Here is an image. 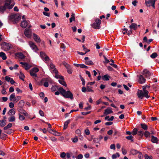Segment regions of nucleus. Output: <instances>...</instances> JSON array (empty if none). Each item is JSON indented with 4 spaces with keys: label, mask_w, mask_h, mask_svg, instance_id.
I'll return each mask as SVG.
<instances>
[{
    "label": "nucleus",
    "mask_w": 159,
    "mask_h": 159,
    "mask_svg": "<svg viewBox=\"0 0 159 159\" xmlns=\"http://www.w3.org/2000/svg\"><path fill=\"white\" fill-rule=\"evenodd\" d=\"M58 90L60 92L61 94L64 98H70L71 99H73V95L70 91H66L62 87L59 88Z\"/></svg>",
    "instance_id": "f257e3e1"
},
{
    "label": "nucleus",
    "mask_w": 159,
    "mask_h": 159,
    "mask_svg": "<svg viewBox=\"0 0 159 159\" xmlns=\"http://www.w3.org/2000/svg\"><path fill=\"white\" fill-rule=\"evenodd\" d=\"M149 92L148 91H143L142 90H138L137 94L139 98L142 99L143 97H145L147 98H149L150 96L148 95Z\"/></svg>",
    "instance_id": "f03ea898"
},
{
    "label": "nucleus",
    "mask_w": 159,
    "mask_h": 159,
    "mask_svg": "<svg viewBox=\"0 0 159 159\" xmlns=\"http://www.w3.org/2000/svg\"><path fill=\"white\" fill-rule=\"evenodd\" d=\"M101 23V21L99 19H97L95 20V21L91 26L92 27L96 29H99L100 28V24Z\"/></svg>",
    "instance_id": "7ed1b4c3"
},
{
    "label": "nucleus",
    "mask_w": 159,
    "mask_h": 159,
    "mask_svg": "<svg viewBox=\"0 0 159 159\" xmlns=\"http://www.w3.org/2000/svg\"><path fill=\"white\" fill-rule=\"evenodd\" d=\"M39 70V69L37 67H34L31 69L30 71V75L34 78L37 77L36 73Z\"/></svg>",
    "instance_id": "20e7f679"
},
{
    "label": "nucleus",
    "mask_w": 159,
    "mask_h": 159,
    "mask_svg": "<svg viewBox=\"0 0 159 159\" xmlns=\"http://www.w3.org/2000/svg\"><path fill=\"white\" fill-rule=\"evenodd\" d=\"M12 48V46L10 44L5 42L2 46V49L5 51H8Z\"/></svg>",
    "instance_id": "39448f33"
},
{
    "label": "nucleus",
    "mask_w": 159,
    "mask_h": 159,
    "mask_svg": "<svg viewBox=\"0 0 159 159\" xmlns=\"http://www.w3.org/2000/svg\"><path fill=\"white\" fill-rule=\"evenodd\" d=\"M156 0H145V3L146 5L148 7L152 6V7L155 8V3Z\"/></svg>",
    "instance_id": "423d86ee"
},
{
    "label": "nucleus",
    "mask_w": 159,
    "mask_h": 159,
    "mask_svg": "<svg viewBox=\"0 0 159 159\" xmlns=\"http://www.w3.org/2000/svg\"><path fill=\"white\" fill-rule=\"evenodd\" d=\"M48 66L50 70L53 73L55 74L58 73V71L55 68V65L51 62H50Z\"/></svg>",
    "instance_id": "0eeeda50"
},
{
    "label": "nucleus",
    "mask_w": 159,
    "mask_h": 159,
    "mask_svg": "<svg viewBox=\"0 0 159 159\" xmlns=\"http://www.w3.org/2000/svg\"><path fill=\"white\" fill-rule=\"evenodd\" d=\"M11 18L13 19L14 23H16L20 19L21 16L19 14H17L12 15Z\"/></svg>",
    "instance_id": "6e6552de"
},
{
    "label": "nucleus",
    "mask_w": 159,
    "mask_h": 159,
    "mask_svg": "<svg viewBox=\"0 0 159 159\" xmlns=\"http://www.w3.org/2000/svg\"><path fill=\"white\" fill-rule=\"evenodd\" d=\"M40 57L42 60L47 63L49 60V58L43 52H41L40 53Z\"/></svg>",
    "instance_id": "1a4fd4ad"
},
{
    "label": "nucleus",
    "mask_w": 159,
    "mask_h": 159,
    "mask_svg": "<svg viewBox=\"0 0 159 159\" xmlns=\"http://www.w3.org/2000/svg\"><path fill=\"white\" fill-rule=\"evenodd\" d=\"M29 44L32 49L35 52H37L39 49L34 43L32 41L29 42Z\"/></svg>",
    "instance_id": "9d476101"
},
{
    "label": "nucleus",
    "mask_w": 159,
    "mask_h": 159,
    "mask_svg": "<svg viewBox=\"0 0 159 159\" xmlns=\"http://www.w3.org/2000/svg\"><path fill=\"white\" fill-rule=\"evenodd\" d=\"M12 0H5V5L6 6L7 8L8 9H11L14 5H11L10 4L11 3Z\"/></svg>",
    "instance_id": "9b49d317"
},
{
    "label": "nucleus",
    "mask_w": 159,
    "mask_h": 159,
    "mask_svg": "<svg viewBox=\"0 0 159 159\" xmlns=\"http://www.w3.org/2000/svg\"><path fill=\"white\" fill-rule=\"evenodd\" d=\"M20 63L22 65V67L24 68L26 70L30 69L31 67L26 62H23L21 61L20 62Z\"/></svg>",
    "instance_id": "f8f14e48"
},
{
    "label": "nucleus",
    "mask_w": 159,
    "mask_h": 159,
    "mask_svg": "<svg viewBox=\"0 0 159 159\" xmlns=\"http://www.w3.org/2000/svg\"><path fill=\"white\" fill-rule=\"evenodd\" d=\"M24 34L27 37L30 38L31 34L30 30L28 29H26L24 32Z\"/></svg>",
    "instance_id": "ddd939ff"
},
{
    "label": "nucleus",
    "mask_w": 159,
    "mask_h": 159,
    "mask_svg": "<svg viewBox=\"0 0 159 159\" xmlns=\"http://www.w3.org/2000/svg\"><path fill=\"white\" fill-rule=\"evenodd\" d=\"M5 80L9 82L12 84H13L15 83V82L13 79L9 76H6L5 77Z\"/></svg>",
    "instance_id": "4468645a"
},
{
    "label": "nucleus",
    "mask_w": 159,
    "mask_h": 159,
    "mask_svg": "<svg viewBox=\"0 0 159 159\" xmlns=\"http://www.w3.org/2000/svg\"><path fill=\"white\" fill-rule=\"evenodd\" d=\"M18 111L19 112V113H20V114H23L25 116H28V114L22 108V107H20L18 108Z\"/></svg>",
    "instance_id": "2eb2a0df"
},
{
    "label": "nucleus",
    "mask_w": 159,
    "mask_h": 159,
    "mask_svg": "<svg viewBox=\"0 0 159 159\" xmlns=\"http://www.w3.org/2000/svg\"><path fill=\"white\" fill-rule=\"evenodd\" d=\"M143 75H144L146 78H148L151 75V73L147 69L143 70Z\"/></svg>",
    "instance_id": "dca6fc26"
},
{
    "label": "nucleus",
    "mask_w": 159,
    "mask_h": 159,
    "mask_svg": "<svg viewBox=\"0 0 159 159\" xmlns=\"http://www.w3.org/2000/svg\"><path fill=\"white\" fill-rule=\"evenodd\" d=\"M33 38L35 42L37 43H40L41 42V39L40 37L36 34H33Z\"/></svg>",
    "instance_id": "f3484780"
},
{
    "label": "nucleus",
    "mask_w": 159,
    "mask_h": 159,
    "mask_svg": "<svg viewBox=\"0 0 159 159\" xmlns=\"http://www.w3.org/2000/svg\"><path fill=\"white\" fill-rule=\"evenodd\" d=\"M113 113V111L111 110V108L109 107L105 110L104 114L105 115H107L110 114L112 113Z\"/></svg>",
    "instance_id": "a211bd4d"
},
{
    "label": "nucleus",
    "mask_w": 159,
    "mask_h": 159,
    "mask_svg": "<svg viewBox=\"0 0 159 159\" xmlns=\"http://www.w3.org/2000/svg\"><path fill=\"white\" fill-rule=\"evenodd\" d=\"M29 22V21H26L25 20L22 21L21 23V26L23 28L26 27L27 26Z\"/></svg>",
    "instance_id": "6ab92c4d"
},
{
    "label": "nucleus",
    "mask_w": 159,
    "mask_h": 159,
    "mask_svg": "<svg viewBox=\"0 0 159 159\" xmlns=\"http://www.w3.org/2000/svg\"><path fill=\"white\" fill-rule=\"evenodd\" d=\"M75 133L78 135L79 138L81 140L83 139V136L81 135V130L79 129H77L75 130Z\"/></svg>",
    "instance_id": "aec40b11"
},
{
    "label": "nucleus",
    "mask_w": 159,
    "mask_h": 159,
    "mask_svg": "<svg viewBox=\"0 0 159 159\" xmlns=\"http://www.w3.org/2000/svg\"><path fill=\"white\" fill-rule=\"evenodd\" d=\"M130 30H136L137 29V25L134 23H132L129 26Z\"/></svg>",
    "instance_id": "412c9836"
},
{
    "label": "nucleus",
    "mask_w": 159,
    "mask_h": 159,
    "mask_svg": "<svg viewBox=\"0 0 159 159\" xmlns=\"http://www.w3.org/2000/svg\"><path fill=\"white\" fill-rule=\"evenodd\" d=\"M146 80L144 77L141 75L139 76V83L142 84L145 82Z\"/></svg>",
    "instance_id": "4be33fe9"
},
{
    "label": "nucleus",
    "mask_w": 159,
    "mask_h": 159,
    "mask_svg": "<svg viewBox=\"0 0 159 159\" xmlns=\"http://www.w3.org/2000/svg\"><path fill=\"white\" fill-rule=\"evenodd\" d=\"M133 152H134L135 154L138 153V157L139 159H142L143 158V155L140 152H139L138 151L135 150H132Z\"/></svg>",
    "instance_id": "5701e85b"
},
{
    "label": "nucleus",
    "mask_w": 159,
    "mask_h": 159,
    "mask_svg": "<svg viewBox=\"0 0 159 159\" xmlns=\"http://www.w3.org/2000/svg\"><path fill=\"white\" fill-rule=\"evenodd\" d=\"M16 56L20 58L23 59L25 58V56L21 52H18L16 53Z\"/></svg>",
    "instance_id": "b1692460"
},
{
    "label": "nucleus",
    "mask_w": 159,
    "mask_h": 159,
    "mask_svg": "<svg viewBox=\"0 0 159 159\" xmlns=\"http://www.w3.org/2000/svg\"><path fill=\"white\" fill-rule=\"evenodd\" d=\"M15 111L14 109L12 108L9 110L7 113L9 116H13L15 114Z\"/></svg>",
    "instance_id": "393cba45"
},
{
    "label": "nucleus",
    "mask_w": 159,
    "mask_h": 159,
    "mask_svg": "<svg viewBox=\"0 0 159 159\" xmlns=\"http://www.w3.org/2000/svg\"><path fill=\"white\" fill-rule=\"evenodd\" d=\"M0 57H2V59L3 60H6L7 58V57L5 54L2 52L0 53Z\"/></svg>",
    "instance_id": "a878e982"
},
{
    "label": "nucleus",
    "mask_w": 159,
    "mask_h": 159,
    "mask_svg": "<svg viewBox=\"0 0 159 159\" xmlns=\"http://www.w3.org/2000/svg\"><path fill=\"white\" fill-rule=\"evenodd\" d=\"M70 120H68L65 122L64 124V128H63V129L64 130H65L67 128L68 125V124L70 123Z\"/></svg>",
    "instance_id": "bb28decb"
},
{
    "label": "nucleus",
    "mask_w": 159,
    "mask_h": 159,
    "mask_svg": "<svg viewBox=\"0 0 159 159\" xmlns=\"http://www.w3.org/2000/svg\"><path fill=\"white\" fill-rule=\"evenodd\" d=\"M25 104V102L23 100H20L18 103V106L20 108L22 107Z\"/></svg>",
    "instance_id": "cd10ccee"
},
{
    "label": "nucleus",
    "mask_w": 159,
    "mask_h": 159,
    "mask_svg": "<svg viewBox=\"0 0 159 159\" xmlns=\"http://www.w3.org/2000/svg\"><path fill=\"white\" fill-rule=\"evenodd\" d=\"M63 80L64 79L59 80H58L59 82L62 85H63L65 87H66L67 86V84Z\"/></svg>",
    "instance_id": "c85d7f7f"
},
{
    "label": "nucleus",
    "mask_w": 159,
    "mask_h": 159,
    "mask_svg": "<svg viewBox=\"0 0 159 159\" xmlns=\"http://www.w3.org/2000/svg\"><path fill=\"white\" fill-rule=\"evenodd\" d=\"M8 121L10 122H13L15 120V117L14 116H11L9 117L8 119Z\"/></svg>",
    "instance_id": "c756f323"
},
{
    "label": "nucleus",
    "mask_w": 159,
    "mask_h": 159,
    "mask_svg": "<svg viewBox=\"0 0 159 159\" xmlns=\"http://www.w3.org/2000/svg\"><path fill=\"white\" fill-rule=\"evenodd\" d=\"M12 125L11 123H9L3 129L4 130H7L12 126Z\"/></svg>",
    "instance_id": "7c9ffc66"
},
{
    "label": "nucleus",
    "mask_w": 159,
    "mask_h": 159,
    "mask_svg": "<svg viewBox=\"0 0 159 159\" xmlns=\"http://www.w3.org/2000/svg\"><path fill=\"white\" fill-rule=\"evenodd\" d=\"M75 14L74 13H72L71 15V17L70 18V23H71L73 21H74L75 20Z\"/></svg>",
    "instance_id": "2f4dec72"
},
{
    "label": "nucleus",
    "mask_w": 159,
    "mask_h": 159,
    "mask_svg": "<svg viewBox=\"0 0 159 159\" xmlns=\"http://www.w3.org/2000/svg\"><path fill=\"white\" fill-rule=\"evenodd\" d=\"M151 141L153 143H157V137L152 136Z\"/></svg>",
    "instance_id": "473e14b6"
},
{
    "label": "nucleus",
    "mask_w": 159,
    "mask_h": 159,
    "mask_svg": "<svg viewBox=\"0 0 159 159\" xmlns=\"http://www.w3.org/2000/svg\"><path fill=\"white\" fill-rule=\"evenodd\" d=\"M21 99V97L20 96H17L13 100V101L14 102H17L18 101L20 100Z\"/></svg>",
    "instance_id": "72a5a7b5"
},
{
    "label": "nucleus",
    "mask_w": 159,
    "mask_h": 159,
    "mask_svg": "<svg viewBox=\"0 0 159 159\" xmlns=\"http://www.w3.org/2000/svg\"><path fill=\"white\" fill-rule=\"evenodd\" d=\"M15 93H13L11 94L10 97H9V99L10 101H13V100L15 98Z\"/></svg>",
    "instance_id": "f704fd0d"
},
{
    "label": "nucleus",
    "mask_w": 159,
    "mask_h": 159,
    "mask_svg": "<svg viewBox=\"0 0 159 159\" xmlns=\"http://www.w3.org/2000/svg\"><path fill=\"white\" fill-rule=\"evenodd\" d=\"M6 8H7V7L5 5L3 6L0 7V11L3 13Z\"/></svg>",
    "instance_id": "c9c22d12"
},
{
    "label": "nucleus",
    "mask_w": 159,
    "mask_h": 159,
    "mask_svg": "<svg viewBox=\"0 0 159 159\" xmlns=\"http://www.w3.org/2000/svg\"><path fill=\"white\" fill-rule=\"evenodd\" d=\"M19 77L20 79L21 80H24V78L25 77V76L24 74L22 73L21 72H20V75H19Z\"/></svg>",
    "instance_id": "e433bc0d"
},
{
    "label": "nucleus",
    "mask_w": 159,
    "mask_h": 159,
    "mask_svg": "<svg viewBox=\"0 0 159 159\" xmlns=\"http://www.w3.org/2000/svg\"><path fill=\"white\" fill-rule=\"evenodd\" d=\"M105 120H107L109 121H112L114 119V116H111L110 118L109 116H106L105 118Z\"/></svg>",
    "instance_id": "4c0bfd02"
},
{
    "label": "nucleus",
    "mask_w": 159,
    "mask_h": 159,
    "mask_svg": "<svg viewBox=\"0 0 159 159\" xmlns=\"http://www.w3.org/2000/svg\"><path fill=\"white\" fill-rule=\"evenodd\" d=\"M59 88H58V86L56 85L53 86L51 88V90L53 92H54L57 90H58V89Z\"/></svg>",
    "instance_id": "58836bf2"
},
{
    "label": "nucleus",
    "mask_w": 159,
    "mask_h": 159,
    "mask_svg": "<svg viewBox=\"0 0 159 159\" xmlns=\"http://www.w3.org/2000/svg\"><path fill=\"white\" fill-rule=\"evenodd\" d=\"M141 126L142 128L144 130H147L148 129V126L145 124H141Z\"/></svg>",
    "instance_id": "ea45409f"
},
{
    "label": "nucleus",
    "mask_w": 159,
    "mask_h": 159,
    "mask_svg": "<svg viewBox=\"0 0 159 159\" xmlns=\"http://www.w3.org/2000/svg\"><path fill=\"white\" fill-rule=\"evenodd\" d=\"M109 76L107 75H104V76L102 77V79L104 80H109Z\"/></svg>",
    "instance_id": "a19ab883"
},
{
    "label": "nucleus",
    "mask_w": 159,
    "mask_h": 159,
    "mask_svg": "<svg viewBox=\"0 0 159 159\" xmlns=\"http://www.w3.org/2000/svg\"><path fill=\"white\" fill-rule=\"evenodd\" d=\"M92 87H89L88 85L86 87V90L88 92H93V91L92 89Z\"/></svg>",
    "instance_id": "79ce46f5"
},
{
    "label": "nucleus",
    "mask_w": 159,
    "mask_h": 159,
    "mask_svg": "<svg viewBox=\"0 0 159 159\" xmlns=\"http://www.w3.org/2000/svg\"><path fill=\"white\" fill-rule=\"evenodd\" d=\"M157 56V54L156 52L153 53L150 56V57L152 59H154Z\"/></svg>",
    "instance_id": "37998d69"
},
{
    "label": "nucleus",
    "mask_w": 159,
    "mask_h": 159,
    "mask_svg": "<svg viewBox=\"0 0 159 159\" xmlns=\"http://www.w3.org/2000/svg\"><path fill=\"white\" fill-rule=\"evenodd\" d=\"M126 139L128 140H131L132 142H134V140L133 139V136L132 135H129L128 136H126L125 137Z\"/></svg>",
    "instance_id": "c03bdc74"
},
{
    "label": "nucleus",
    "mask_w": 159,
    "mask_h": 159,
    "mask_svg": "<svg viewBox=\"0 0 159 159\" xmlns=\"http://www.w3.org/2000/svg\"><path fill=\"white\" fill-rule=\"evenodd\" d=\"M5 120H0V126H4L5 125Z\"/></svg>",
    "instance_id": "a18cd8bd"
},
{
    "label": "nucleus",
    "mask_w": 159,
    "mask_h": 159,
    "mask_svg": "<svg viewBox=\"0 0 159 159\" xmlns=\"http://www.w3.org/2000/svg\"><path fill=\"white\" fill-rule=\"evenodd\" d=\"M120 157V154L118 153H116V154H113L112 156V159H116L117 157Z\"/></svg>",
    "instance_id": "49530a36"
},
{
    "label": "nucleus",
    "mask_w": 159,
    "mask_h": 159,
    "mask_svg": "<svg viewBox=\"0 0 159 159\" xmlns=\"http://www.w3.org/2000/svg\"><path fill=\"white\" fill-rule=\"evenodd\" d=\"M85 64L87 65H93V62L91 60L86 61H85Z\"/></svg>",
    "instance_id": "de8ad7c7"
},
{
    "label": "nucleus",
    "mask_w": 159,
    "mask_h": 159,
    "mask_svg": "<svg viewBox=\"0 0 159 159\" xmlns=\"http://www.w3.org/2000/svg\"><path fill=\"white\" fill-rule=\"evenodd\" d=\"M138 129L136 128H134L133 131L132 132V134L134 136L137 133Z\"/></svg>",
    "instance_id": "09e8293b"
},
{
    "label": "nucleus",
    "mask_w": 159,
    "mask_h": 159,
    "mask_svg": "<svg viewBox=\"0 0 159 159\" xmlns=\"http://www.w3.org/2000/svg\"><path fill=\"white\" fill-rule=\"evenodd\" d=\"M144 135L146 137H148L150 136V134L148 131H146L145 132Z\"/></svg>",
    "instance_id": "8fccbe9b"
},
{
    "label": "nucleus",
    "mask_w": 159,
    "mask_h": 159,
    "mask_svg": "<svg viewBox=\"0 0 159 159\" xmlns=\"http://www.w3.org/2000/svg\"><path fill=\"white\" fill-rule=\"evenodd\" d=\"M18 115L19 116V119L20 120H25V117L24 116L21 115V114H20V113L18 114Z\"/></svg>",
    "instance_id": "3c124183"
},
{
    "label": "nucleus",
    "mask_w": 159,
    "mask_h": 159,
    "mask_svg": "<svg viewBox=\"0 0 159 159\" xmlns=\"http://www.w3.org/2000/svg\"><path fill=\"white\" fill-rule=\"evenodd\" d=\"M55 77L57 79H59L60 80L61 79H64V77L63 76L59 75L57 74H56L55 75Z\"/></svg>",
    "instance_id": "603ef678"
},
{
    "label": "nucleus",
    "mask_w": 159,
    "mask_h": 159,
    "mask_svg": "<svg viewBox=\"0 0 159 159\" xmlns=\"http://www.w3.org/2000/svg\"><path fill=\"white\" fill-rule=\"evenodd\" d=\"M5 130V133L8 134H11L13 132V130L12 129H7Z\"/></svg>",
    "instance_id": "864d4df0"
},
{
    "label": "nucleus",
    "mask_w": 159,
    "mask_h": 159,
    "mask_svg": "<svg viewBox=\"0 0 159 159\" xmlns=\"http://www.w3.org/2000/svg\"><path fill=\"white\" fill-rule=\"evenodd\" d=\"M67 72L69 74H71L72 72V70L71 67L67 69Z\"/></svg>",
    "instance_id": "5fc2aeb1"
},
{
    "label": "nucleus",
    "mask_w": 159,
    "mask_h": 159,
    "mask_svg": "<svg viewBox=\"0 0 159 159\" xmlns=\"http://www.w3.org/2000/svg\"><path fill=\"white\" fill-rule=\"evenodd\" d=\"M121 150L122 153L124 155H125L127 153L126 151L125 148H122Z\"/></svg>",
    "instance_id": "6e6d98bb"
},
{
    "label": "nucleus",
    "mask_w": 159,
    "mask_h": 159,
    "mask_svg": "<svg viewBox=\"0 0 159 159\" xmlns=\"http://www.w3.org/2000/svg\"><path fill=\"white\" fill-rule=\"evenodd\" d=\"M145 159H152L151 156H148L147 154H145L144 156Z\"/></svg>",
    "instance_id": "4d7b16f0"
},
{
    "label": "nucleus",
    "mask_w": 159,
    "mask_h": 159,
    "mask_svg": "<svg viewBox=\"0 0 159 159\" xmlns=\"http://www.w3.org/2000/svg\"><path fill=\"white\" fill-rule=\"evenodd\" d=\"M85 134L87 135H89L90 134L89 130V129H86L84 131Z\"/></svg>",
    "instance_id": "13d9d810"
},
{
    "label": "nucleus",
    "mask_w": 159,
    "mask_h": 159,
    "mask_svg": "<svg viewBox=\"0 0 159 159\" xmlns=\"http://www.w3.org/2000/svg\"><path fill=\"white\" fill-rule=\"evenodd\" d=\"M72 141L74 143H76L78 141V139L77 138V137L75 136V138H74L72 140Z\"/></svg>",
    "instance_id": "bf43d9fd"
},
{
    "label": "nucleus",
    "mask_w": 159,
    "mask_h": 159,
    "mask_svg": "<svg viewBox=\"0 0 159 159\" xmlns=\"http://www.w3.org/2000/svg\"><path fill=\"white\" fill-rule=\"evenodd\" d=\"M66 156V154L64 152L61 153L60 154V157L62 158H64Z\"/></svg>",
    "instance_id": "052dcab7"
},
{
    "label": "nucleus",
    "mask_w": 159,
    "mask_h": 159,
    "mask_svg": "<svg viewBox=\"0 0 159 159\" xmlns=\"http://www.w3.org/2000/svg\"><path fill=\"white\" fill-rule=\"evenodd\" d=\"M110 148L111 149H113L114 150H115V149H116L115 144H112L110 146Z\"/></svg>",
    "instance_id": "680f3d73"
},
{
    "label": "nucleus",
    "mask_w": 159,
    "mask_h": 159,
    "mask_svg": "<svg viewBox=\"0 0 159 159\" xmlns=\"http://www.w3.org/2000/svg\"><path fill=\"white\" fill-rule=\"evenodd\" d=\"M9 106L10 108H12L14 107V104L13 102H11L9 104Z\"/></svg>",
    "instance_id": "e2e57ef3"
},
{
    "label": "nucleus",
    "mask_w": 159,
    "mask_h": 159,
    "mask_svg": "<svg viewBox=\"0 0 159 159\" xmlns=\"http://www.w3.org/2000/svg\"><path fill=\"white\" fill-rule=\"evenodd\" d=\"M43 14L44 15H45L46 16H47L48 17L50 16V13L47 12L45 11L43 12Z\"/></svg>",
    "instance_id": "0e129e2a"
},
{
    "label": "nucleus",
    "mask_w": 159,
    "mask_h": 159,
    "mask_svg": "<svg viewBox=\"0 0 159 159\" xmlns=\"http://www.w3.org/2000/svg\"><path fill=\"white\" fill-rule=\"evenodd\" d=\"M83 156L82 154L79 155L76 158L77 159H82L83 158Z\"/></svg>",
    "instance_id": "69168bd1"
},
{
    "label": "nucleus",
    "mask_w": 159,
    "mask_h": 159,
    "mask_svg": "<svg viewBox=\"0 0 159 159\" xmlns=\"http://www.w3.org/2000/svg\"><path fill=\"white\" fill-rule=\"evenodd\" d=\"M39 113L41 116H44V113L41 110H39Z\"/></svg>",
    "instance_id": "338daca9"
},
{
    "label": "nucleus",
    "mask_w": 159,
    "mask_h": 159,
    "mask_svg": "<svg viewBox=\"0 0 159 159\" xmlns=\"http://www.w3.org/2000/svg\"><path fill=\"white\" fill-rule=\"evenodd\" d=\"M60 46L61 48L65 49L66 48V46L63 43H61L60 44Z\"/></svg>",
    "instance_id": "774afa93"
}]
</instances>
